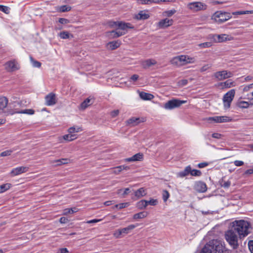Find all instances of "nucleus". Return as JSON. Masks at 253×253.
<instances>
[{
	"instance_id": "423d86ee",
	"label": "nucleus",
	"mask_w": 253,
	"mask_h": 253,
	"mask_svg": "<svg viewBox=\"0 0 253 253\" xmlns=\"http://www.w3.org/2000/svg\"><path fill=\"white\" fill-rule=\"evenodd\" d=\"M235 94V90L232 89L225 93L223 97V102L224 107L225 109H229L230 107L231 103L233 100Z\"/></svg>"
},
{
	"instance_id": "c9c22d12",
	"label": "nucleus",
	"mask_w": 253,
	"mask_h": 253,
	"mask_svg": "<svg viewBox=\"0 0 253 253\" xmlns=\"http://www.w3.org/2000/svg\"><path fill=\"white\" fill-rule=\"evenodd\" d=\"M219 184L221 187L227 189L231 185V182L229 180L225 181L223 179H222L220 180Z\"/></svg>"
},
{
	"instance_id": "6e6552de",
	"label": "nucleus",
	"mask_w": 253,
	"mask_h": 253,
	"mask_svg": "<svg viewBox=\"0 0 253 253\" xmlns=\"http://www.w3.org/2000/svg\"><path fill=\"white\" fill-rule=\"evenodd\" d=\"M186 100H180L177 99L168 101L164 104V108L167 110H172L180 107L182 104L186 103Z\"/></svg>"
},
{
	"instance_id": "0e129e2a",
	"label": "nucleus",
	"mask_w": 253,
	"mask_h": 253,
	"mask_svg": "<svg viewBox=\"0 0 253 253\" xmlns=\"http://www.w3.org/2000/svg\"><path fill=\"white\" fill-rule=\"evenodd\" d=\"M248 246L251 253H253V240L249 242Z\"/></svg>"
},
{
	"instance_id": "4be33fe9",
	"label": "nucleus",
	"mask_w": 253,
	"mask_h": 253,
	"mask_svg": "<svg viewBox=\"0 0 253 253\" xmlns=\"http://www.w3.org/2000/svg\"><path fill=\"white\" fill-rule=\"evenodd\" d=\"M221 89L229 88L236 85L235 83L231 80H228L224 82L220 83L218 85Z\"/></svg>"
},
{
	"instance_id": "a211bd4d",
	"label": "nucleus",
	"mask_w": 253,
	"mask_h": 253,
	"mask_svg": "<svg viewBox=\"0 0 253 253\" xmlns=\"http://www.w3.org/2000/svg\"><path fill=\"white\" fill-rule=\"evenodd\" d=\"M157 63V62L153 59H148L141 62V65L144 69H148Z\"/></svg>"
},
{
	"instance_id": "774afa93",
	"label": "nucleus",
	"mask_w": 253,
	"mask_h": 253,
	"mask_svg": "<svg viewBox=\"0 0 253 253\" xmlns=\"http://www.w3.org/2000/svg\"><path fill=\"white\" fill-rule=\"evenodd\" d=\"M119 114V110H115L111 112V115L112 117H115L117 116Z\"/></svg>"
},
{
	"instance_id": "79ce46f5",
	"label": "nucleus",
	"mask_w": 253,
	"mask_h": 253,
	"mask_svg": "<svg viewBox=\"0 0 253 253\" xmlns=\"http://www.w3.org/2000/svg\"><path fill=\"white\" fill-rule=\"evenodd\" d=\"M253 13V10H246V11H238L236 12H233L232 13L233 15H242V14H252Z\"/></svg>"
},
{
	"instance_id": "cd10ccee",
	"label": "nucleus",
	"mask_w": 253,
	"mask_h": 253,
	"mask_svg": "<svg viewBox=\"0 0 253 253\" xmlns=\"http://www.w3.org/2000/svg\"><path fill=\"white\" fill-rule=\"evenodd\" d=\"M139 96L141 99L145 100H150L154 98L153 95L144 92H140Z\"/></svg>"
},
{
	"instance_id": "603ef678",
	"label": "nucleus",
	"mask_w": 253,
	"mask_h": 253,
	"mask_svg": "<svg viewBox=\"0 0 253 253\" xmlns=\"http://www.w3.org/2000/svg\"><path fill=\"white\" fill-rule=\"evenodd\" d=\"M185 64H187L188 63H194L195 61V59L194 57H190L186 55H185Z\"/></svg>"
},
{
	"instance_id": "680f3d73",
	"label": "nucleus",
	"mask_w": 253,
	"mask_h": 253,
	"mask_svg": "<svg viewBox=\"0 0 253 253\" xmlns=\"http://www.w3.org/2000/svg\"><path fill=\"white\" fill-rule=\"evenodd\" d=\"M138 3L142 4H149L151 3V0H137Z\"/></svg>"
},
{
	"instance_id": "a18cd8bd",
	"label": "nucleus",
	"mask_w": 253,
	"mask_h": 253,
	"mask_svg": "<svg viewBox=\"0 0 253 253\" xmlns=\"http://www.w3.org/2000/svg\"><path fill=\"white\" fill-rule=\"evenodd\" d=\"M15 150V149H10V150H7L6 151H4L2 152H1L0 154V156L1 157H5V156H10L11 153Z\"/></svg>"
},
{
	"instance_id": "8fccbe9b",
	"label": "nucleus",
	"mask_w": 253,
	"mask_h": 253,
	"mask_svg": "<svg viewBox=\"0 0 253 253\" xmlns=\"http://www.w3.org/2000/svg\"><path fill=\"white\" fill-rule=\"evenodd\" d=\"M60 11L61 12L69 11L71 9V7L68 5H62L60 7Z\"/></svg>"
},
{
	"instance_id": "e2e57ef3",
	"label": "nucleus",
	"mask_w": 253,
	"mask_h": 253,
	"mask_svg": "<svg viewBox=\"0 0 253 253\" xmlns=\"http://www.w3.org/2000/svg\"><path fill=\"white\" fill-rule=\"evenodd\" d=\"M188 83V81L186 79H183L178 82V84L179 86H183L186 85Z\"/></svg>"
},
{
	"instance_id": "ddd939ff",
	"label": "nucleus",
	"mask_w": 253,
	"mask_h": 253,
	"mask_svg": "<svg viewBox=\"0 0 253 253\" xmlns=\"http://www.w3.org/2000/svg\"><path fill=\"white\" fill-rule=\"evenodd\" d=\"M206 120L209 121H213L216 123L229 122L231 121V119L227 116H214L209 117Z\"/></svg>"
},
{
	"instance_id": "e433bc0d",
	"label": "nucleus",
	"mask_w": 253,
	"mask_h": 253,
	"mask_svg": "<svg viewBox=\"0 0 253 253\" xmlns=\"http://www.w3.org/2000/svg\"><path fill=\"white\" fill-rule=\"evenodd\" d=\"M237 106L240 108H248L250 104L249 101H241L237 103Z\"/></svg>"
},
{
	"instance_id": "6e6d98bb",
	"label": "nucleus",
	"mask_w": 253,
	"mask_h": 253,
	"mask_svg": "<svg viewBox=\"0 0 253 253\" xmlns=\"http://www.w3.org/2000/svg\"><path fill=\"white\" fill-rule=\"evenodd\" d=\"M251 89H253V83L245 85L243 88V91L247 92Z\"/></svg>"
},
{
	"instance_id": "338daca9",
	"label": "nucleus",
	"mask_w": 253,
	"mask_h": 253,
	"mask_svg": "<svg viewBox=\"0 0 253 253\" xmlns=\"http://www.w3.org/2000/svg\"><path fill=\"white\" fill-rule=\"evenodd\" d=\"M69 251L67 248H60L59 249L57 253H67Z\"/></svg>"
},
{
	"instance_id": "7ed1b4c3",
	"label": "nucleus",
	"mask_w": 253,
	"mask_h": 253,
	"mask_svg": "<svg viewBox=\"0 0 253 253\" xmlns=\"http://www.w3.org/2000/svg\"><path fill=\"white\" fill-rule=\"evenodd\" d=\"M232 16L229 12L222 11H217L211 16V20L218 24L223 23L231 19Z\"/></svg>"
},
{
	"instance_id": "ea45409f",
	"label": "nucleus",
	"mask_w": 253,
	"mask_h": 253,
	"mask_svg": "<svg viewBox=\"0 0 253 253\" xmlns=\"http://www.w3.org/2000/svg\"><path fill=\"white\" fill-rule=\"evenodd\" d=\"M146 203V200H142L137 203L136 206L139 209L142 210L145 209L147 207Z\"/></svg>"
},
{
	"instance_id": "4468645a",
	"label": "nucleus",
	"mask_w": 253,
	"mask_h": 253,
	"mask_svg": "<svg viewBox=\"0 0 253 253\" xmlns=\"http://www.w3.org/2000/svg\"><path fill=\"white\" fill-rule=\"evenodd\" d=\"M28 167L21 166L17 167L12 169L10 174L12 176H16L20 174L27 172L29 170Z\"/></svg>"
},
{
	"instance_id": "2eb2a0df",
	"label": "nucleus",
	"mask_w": 253,
	"mask_h": 253,
	"mask_svg": "<svg viewBox=\"0 0 253 253\" xmlns=\"http://www.w3.org/2000/svg\"><path fill=\"white\" fill-rule=\"evenodd\" d=\"M45 104L47 106H52L56 103L55 94L53 93H50L45 97Z\"/></svg>"
},
{
	"instance_id": "39448f33",
	"label": "nucleus",
	"mask_w": 253,
	"mask_h": 253,
	"mask_svg": "<svg viewBox=\"0 0 253 253\" xmlns=\"http://www.w3.org/2000/svg\"><path fill=\"white\" fill-rule=\"evenodd\" d=\"M210 242L212 249H214L215 253H223L226 251L225 243L223 241L219 240H213Z\"/></svg>"
},
{
	"instance_id": "f03ea898",
	"label": "nucleus",
	"mask_w": 253,
	"mask_h": 253,
	"mask_svg": "<svg viewBox=\"0 0 253 253\" xmlns=\"http://www.w3.org/2000/svg\"><path fill=\"white\" fill-rule=\"evenodd\" d=\"M225 238L229 245L233 249H237L239 246V239H240L238 234L231 228L227 231L225 234Z\"/></svg>"
},
{
	"instance_id": "de8ad7c7",
	"label": "nucleus",
	"mask_w": 253,
	"mask_h": 253,
	"mask_svg": "<svg viewBox=\"0 0 253 253\" xmlns=\"http://www.w3.org/2000/svg\"><path fill=\"white\" fill-rule=\"evenodd\" d=\"M198 46L201 48H208L212 46V43L211 42H206L199 44Z\"/></svg>"
},
{
	"instance_id": "864d4df0",
	"label": "nucleus",
	"mask_w": 253,
	"mask_h": 253,
	"mask_svg": "<svg viewBox=\"0 0 253 253\" xmlns=\"http://www.w3.org/2000/svg\"><path fill=\"white\" fill-rule=\"evenodd\" d=\"M146 204H147V206L148 205H152V206H156L158 204V201L156 199H152L151 200H150L149 201H147L146 200Z\"/></svg>"
},
{
	"instance_id": "5701e85b",
	"label": "nucleus",
	"mask_w": 253,
	"mask_h": 253,
	"mask_svg": "<svg viewBox=\"0 0 253 253\" xmlns=\"http://www.w3.org/2000/svg\"><path fill=\"white\" fill-rule=\"evenodd\" d=\"M143 158V155L142 153H138L133 155L131 157L125 159V162H135L142 160Z\"/></svg>"
},
{
	"instance_id": "f8f14e48",
	"label": "nucleus",
	"mask_w": 253,
	"mask_h": 253,
	"mask_svg": "<svg viewBox=\"0 0 253 253\" xmlns=\"http://www.w3.org/2000/svg\"><path fill=\"white\" fill-rule=\"evenodd\" d=\"M185 61V55H182L172 58L170 62L173 65L180 67L186 65Z\"/></svg>"
},
{
	"instance_id": "6ab92c4d",
	"label": "nucleus",
	"mask_w": 253,
	"mask_h": 253,
	"mask_svg": "<svg viewBox=\"0 0 253 253\" xmlns=\"http://www.w3.org/2000/svg\"><path fill=\"white\" fill-rule=\"evenodd\" d=\"M150 15L147 11L141 10L134 16V18L138 20H146L149 18Z\"/></svg>"
},
{
	"instance_id": "a878e982",
	"label": "nucleus",
	"mask_w": 253,
	"mask_h": 253,
	"mask_svg": "<svg viewBox=\"0 0 253 253\" xmlns=\"http://www.w3.org/2000/svg\"><path fill=\"white\" fill-rule=\"evenodd\" d=\"M147 193L144 188H140L134 192V195L137 199L140 198L146 195Z\"/></svg>"
},
{
	"instance_id": "3c124183",
	"label": "nucleus",
	"mask_w": 253,
	"mask_h": 253,
	"mask_svg": "<svg viewBox=\"0 0 253 253\" xmlns=\"http://www.w3.org/2000/svg\"><path fill=\"white\" fill-rule=\"evenodd\" d=\"M176 12V10L175 9H172L170 10L166 11L164 12V14L165 16L170 17L172 15H173Z\"/></svg>"
},
{
	"instance_id": "c85d7f7f",
	"label": "nucleus",
	"mask_w": 253,
	"mask_h": 253,
	"mask_svg": "<svg viewBox=\"0 0 253 253\" xmlns=\"http://www.w3.org/2000/svg\"><path fill=\"white\" fill-rule=\"evenodd\" d=\"M190 172H191V167L188 166L185 168L184 170L178 172L177 175L179 177H183L188 175Z\"/></svg>"
},
{
	"instance_id": "4d7b16f0",
	"label": "nucleus",
	"mask_w": 253,
	"mask_h": 253,
	"mask_svg": "<svg viewBox=\"0 0 253 253\" xmlns=\"http://www.w3.org/2000/svg\"><path fill=\"white\" fill-rule=\"evenodd\" d=\"M31 61L34 67L39 68L41 66V63L40 62L34 60L32 57H31Z\"/></svg>"
},
{
	"instance_id": "72a5a7b5",
	"label": "nucleus",
	"mask_w": 253,
	"mask_h": 253,
	"mask_svg": "<svg viewBox=\"0 0 253 253\" xmlns=\"http://www.w3.org/2000/svg\"><path fill=\"white\" fill-rule=\"evenodd\" d=\"M83 130V129L82 127L78 126H73L71 127H70L68 130V132L69 133H74L75 132H79L80 131H82Z\"/></svg>"
},
{
	"instance_id": "13d9d810",
	"label": "nucleus",
	"mask_w": 253,
	"mask_h": 253,
	"mask_svg": "<svg viewBox=\"0 0 253 253\" xmlns=\"http://www.w3.org/2000/svg\"><path fill=\"white\" fill-rule=\"evenodd\" d=\"M211 64H205L203 67H201L200 71L201 72H205V71H207V70H208L209 69L211 68Z\"/></svg>"
},
{
	"instance_id": "aec40b11",
	"label": "nucleus",
	"mask_w": 253,
	"mask_h": 253,
	"mask_svg": "<svg viewBox=\"0 0 253 253\" xmlns=\"http://www.w3.org/2000/svg\"><path fill=\"white\" fill-rule=\"evenodd\" d=\"M195 189L199 192L204 193L207 191V187L205 182L198 181L195 185Z\"/></svg>"
},
{
	"instance_id": "09e8293b",
	"label": "nucleus",
	"mask_w": 253,
	"mask_h": 253,
	"mask_svg": "<svg viewBox=\"0 0 253 253\" xmlns=\"http://www.w3.org/2000/svg\"><path fill=\"white\" fill-rule=\"evenodd\" d=\"M10 8L4 5H0V11L3 12L6 14H8L9 13Z\"/></svg>"
},
{
	"instance_id": "4c0bfd02",
	"label": "nucleus",
	"mask_w": 253,
	"mask_h": 253,
	"mask_svg": "<svg viewBox=\"0 0 253 253\" xmlns=\"http://www.w3.org/2000/svg\"><path fill=\"white\" fill-rule=\"evenodd\" d=\"M58 35L60 37V38L62 39H69L70 38V36L73 37V36L72 35H70L69 33L67 31L61 32L58 34Z\"/></svg>"
},
{
	"instance_id": "9b49d317",
	"label": "nucleus",
	"mask_w": 253,
	"mask_h": 253,
	"mask_svg": "<svg viewBox=\"0 0 253 253\" xmlns=\"http://www.w3.org/2000/svg\"><path fill=\"white\" fill-rule=\"evenodd\" d=\"M212 38L215 42H223L226 41H232L234 39V38L231 35L225 34L213 35Z\"/></svg>"
},
{
	"instance_id": "c03bdc74",
	"label": "nucleus",
	"mask_w": 253,
	"mask_h": 253,
	"mask_svg": "<svg viewBox=\"0 0 253 253\" xmlns=\"http://www.w3.org/2000/svg\"><path fill=\"white\" fill-rule=\"evenodd\" d=\"M70 162V160L68 159H61L57 160L52 161H51V164H53L54 162H60V164H66L69 163Z\"/></svg>"
},
{
	"instance_id": "5fc2aeb1",
	"label": "nucleus",
	"mask_w": 253,
	"mask_h": 253,
	"mask_svg": "<svg viewBox=\"0 0 253 253\" xmlns=\"http://www.w3.org/2000/svg\"><path fill=\"white\" fill-rule=\"evenodd\" d=\"M128 205V203H121L119 204L116 205L115 207L117 208H119V209H122L126 207H127Z\"/></svg>"
},
{
	"instance_id": "20e7f679",
	"label": "nucleus",
	"mask_w": 253,
	"mask_h": 253,
	"mask_svg": "<svg viewBox=\"0 0 253 253\" xmlns=\"http://www.w3.org/2000/svg\"><path fill=\"white\" fill-rule=\"evenodd\" d=\"M109 26L111 28H116L118 30L120 29L122 30L121 32H127V29H133L134 27L129 23H125L123 22L119 21H111L109 23Z\"/></svg>"
},
{
	"instance_id": "b1692460",
	"label": "nucleus",
	"mask_w": 253,
	"mask_h": 253,
	"mask_svg": "<svg viewBox=\"0 0 253 253\" xmlns=\"http://www.w3.org/2000/svg\"><path fill=\"white\" fill-rule=\"evenodd\" d=\"M121 41L119 40L112 41L108 43L107 47L109 49L111 50H114L119 47L121 45Z\"/></svg>"
},
{
	"instance_id": "f257e3e1",
	"label": "nucleus",
	"mask_w": 253,
	"mask_h": 253,
	"mask_svg": "<svg viewBox=\"0 0 253 253\" xmlns=\"http://www.w3.org/2000/svg\"><path fill=\"white\" fill-rule=\"evenodd\" d=\"M249 223L244 220L234 221L232 222L231 227V228L238 234L240 239L245 238L249 234Z\"/></svg>"
},
{
	"instance_id": "c756f323",
	"label": "nucleus",
	"mask_w": 253,
	"mask_h": 253,
	"mask_svg": "<svg viewBox=\"0 0 253 253\" xmlns=\"http://www.w3.org/2000/svg\"><path fill=\"white\" fill-rule=\"evenodd\" d=\"M8 99L4 96L0 97V110H3L7 105Z\"/></svg>"
},
{
	"instance_id": "393cba45",
	"label": "nucleus",
	"mask_w": 253,
	"mask_h": 253,
	"mask_svg": "<svg viewBox=\"0 0 253 253\" xmlns=\"http://www.w3.org/2000/svg\"><path fill=\"white\" fill-rule=\"evenodd\" d=\"M136 226L137 225L130 224L125 228H121V230L123 236H124L125 235L129 233H130V231L132 230L133 229H134Z\"/></svg>"
},
{
	"instance_id": "49530a36",
	"label": "nucleus",
	"mask_w": 253,
	"mask_h": 253,
	"mask_svg": "<svg viewBox=\"0 0 253 253\" xmlns=\"http://www.w3.org/2000/svg\"><path fill=\"white\" fill-rule=\"evenodd\" d=\"M113 236L116 238H120L122 237L123 236L121 229H119L115 231L113 233Z\"/></svg>"
},
{
	"instance_id": "f3484780",
	"label": "nucleus",
	"mask_w": 253,
	"mask_h": 253,
	"mask_svg": "<svg viewBox=\"0 0 253 253\" xmlns=\"http://www.w3.org/2000/svg\"><path fill=\"white\" fill-rule=\"evenodd\" d=\"M107 36L110 39H114L120 37L126 34V32H121L117 28L115 30H112L107 32Z\"/></svg>"
},
{
	"instance_id": "dca6fc26",
	"label": "nucleus",
	"mask_w": 253,
	"mask_h": 253,
	"mask_svg": "<svg viewBox=\"0 0 253 253\" xmlns=\"http://www.w3.org/2000/svg\"><path fill=\"white\" fill-rule=\"evenodd\" d=\"M26 114L28 115H33L35 113V111L33 109H24L20 110L18 108H15L13 110L9 111V114L13 115L14 114Z\"/></svg>"
},
{
	"instance_id": "473e14b6",
	"label": "nucleus",
	"mask_w": 253,
	"mask_h": 253,
	"mask_svg": "<svg viewBox=\"0 0 253 253\" xmlns=\"http://www.w3.org/2000/svg\"><path fill=\"white\" fill-rule=\"evenodd\" d=\"M77 138V135L73 133H69L64 135L63 136L64 140L67 141H71L76 139Z\"/></svg>"
},
{
	"instance_id": "412c9836",
	"label": "nucleus",
	"mask_w": 253,
	"mask_h": 253,
	"mask_svg": "<svg viewBox=\"0 0 253 253\" xmlns=\"http://www.w3.org/2000/svg\"><path fill=\"white\" fill-rule=\"evenodd\" d=\"M173 20L165 18L161 20L158 23V26L160 28H164L171 25L173 23Z\"/></svg>"
},
{
	"instance_id": "1a4fd4ad",
	"label": "nucleus",
	"mask_w": 253,
	"mask_h": 253,
	"mask_svg": "<svg viewBox=\"0 0 253 253\" xmlns=\"http://www.w3.org/2000/svg\"><path fill=\"white\" fill-rule=\"evenodd\" d=\"M233 75L232 72L227 70L217 71L213 74V77L218 81H222L231 78Z\"/></svg>"
},
{
	"instance_id": "37998d69",
	"label": "nucleus",
	"mask_w": 253,
	"mask_h": 253,
	"mask_svg": "<svg viewBox=\"0 0 253 253\" xmlns=\"http://www.w3.org/2000/svg\"><path fill=\"white\" fill-rule=\"evenodd\" d=\"M190 174L192 176H200L202 175V172L200 170H197V169H191V172H190Z\"/></svg>"
},
{
	"instance_id": "f704fd0d",
	"label": "nucleus",
	"mask_w": 253,
	"mask_h": 253,
	"mask_svg": "<svg viewBox=\"0 0 253 253\" xmlns=\"http://www.w3.org/2000/svg\"><path fill=\"white\" fill-rule=\"evenodd\" d=\"M78 211V210L76 208H73L70 209H65L63 211L64 215H68L69 214H72L74 212H76Z\"/></svg>"
},
{
	"instance_id": "a19ab883",
	"label": "nucleus",
	"mask_w": 253,
	"mask_h": 253,
	"mask_svg": "<svg viewBox=\"0 0 253 253\" xmlns=\"http://www.w3.org/2000/svg\"><path fill=\"white\" fill-rule=\"evenodd\" d=\"M11 186V184L9 183H6L0 185V193H2L6 190H8Z\"/></svg>"
},
{
	"instance_id": "bb28decb",
	"label": "nucleus",
	"mask_w": 253,
	"mask_h": 253,
	"mask_svg": "<svg viewBox=\"0 0 253 253\" xmlns=\"http://www.w3.org/2000/svg\"><path fill=\"white\" fill-rule=\"evenodd\" d=\"M92 103L91 99L88 98L83 102L80 106V109L84 110Z\"/></svg>"
},
{
	"instance_id": "58836bf2",
	"label": "nucleus",
	"mask_w": 253,
	"mask_h": 253,
	"mask_svg": "<svg viewBox=\"0 0 253 253\" xmlns=\"http://www.w3.org/2000/svg\"><path fill=\"white\" fill-rule=\"evenodd\" d=\"M139 118L133 117L127 121V123L132 126H135L139 123Z\"/></svg>"
},
{
	"instance_id": "0eeeda50",
	"label": "nucleus",
	"mask_w": 253,
	"mask_h": 253,
	"mask_svg": "<svg viewBox=\"0 0 253 253\" xmlns=\"http://www.w3.org/2000/svg\"><path fill=\"white\" fill-rule=\"evenodd\" d=\"M207 7V4L201 1L192 2L187 5V7L193 12L205 10Z\"/></svg>"
},
{
	"instance_id": "9d476101",
	"label": "nucleus",
	"mask_w": 253,
	"mask_h": 253,
	"mask_svg": "<svg viewBox=\"0 0 253 253\" xmlns=\"http://www.w3.org/2000/svg\"><path fill=\"white\" fill-rule=\"evenodd\" d=\"M5 69L9 72H14L20 69V65L15 59L6 62L4 64Z\"/></svg>"
},
{
	"instance_id": "bf43d9fd",
	"label": "nucleus",
	"mask_w": 253,
	"mask_h": 253,
	"mask_svg": "<svg viewBox=\"0 0 253 253\" xmlns=\"http://www.w3.org/2000/svg\"><path fill=\"white\" fill-rule=\"evenodd\" d=\"M169 196V194L168 191L164 190L163 193V198L165 202L167 201Z\"/></svg>"
},
{
	"instance_id": "69168bd1",
	"label": "nucleus",
	"mask_w": 253,
	"mask_h": 253,
	"mask_svg": "<svg viewBox=\"0 0 253 253\" xmlns=\"http://www.w3.org/2000/svg\"><path fill=\"white\" fill-rule=\"evenodd\" d=\"M234 164L236 166L240 167L244 165V162L242 161L236 160L234 162Z\"/></svg>"
},
{
	"instance_id": "7c9ffc66",
	"label": "nucleus",
	"mask_w": 253,
	"mask_h": 253,
	"mask_svg": "<svg viewBox=\"0 0 253 253\" xmlns=\"http://www.w3.org/2000/svg\"><path fill=\"white\" fill-rule=\"evenodd\" d=\"M148 214L147 211H141L139 213L134 214L133 216L134 219H141L146 217Z\"/></svg>"
},
{
	"instance_id": "052dcab7",
	"label": "nucleus",
	"mask_w": 253,
	"mask_h": 253,
	"mask_svg": "<svg viewBox=\"0 0 253 253\" xmlns=\"http://www.w3.org/2000/svg\"><path fill=\"white\" fill-rule=\"evenodd\" d=\"M113 169L114 170L113 172L116 174L120 173L122 171L121 166L114 168Z\"/></svg>"
},
{
	"instance_id": "2f4dec72",
	"label": "nucleus",
	"mask_w": 253,
	"mask_h": 253,
	"mask_svg": "<svg viewBox=\"0 0 253 253\" xmlns=\"http://www.w3.org/2000/svg\"><path fill=\"white\" fill-rule=\"evenodd\" d=\"M212 248L210 242L203 248L201 253H212Z\"/></svg>"
}]
</instances>
